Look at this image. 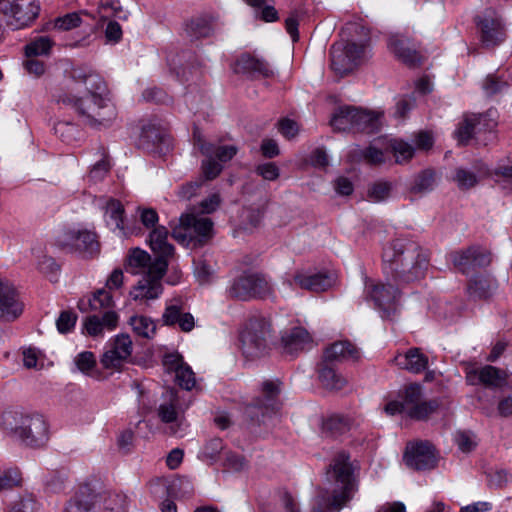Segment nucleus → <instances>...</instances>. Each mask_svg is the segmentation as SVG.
Wrapping results in <instances>:
<instances>
[{"label":"nucleus","instance_id":"680f3d73","mask_svg":"<svg viewBox=\"0 0 512 512\" xmlns=\"http://www.w3.org/2000/svg\"><path fill=\"white\" fill-rule=\"evenodd\" d=\"M221 163L216 162L214 157H206L202 162V172L207 180L215 179L222 171Z\"/></svg>","mask_w":512,"mask_h":512},{"label":"nucleus","instance_id":"4c0bfd02","mask_svg":"<svg viewBox=\"0 0 512 512\" xmlns=\"http://www.w3.org/2000/svg\"><path fill=\"white\" fill-rule=\"evenodd\" d=\"M319 380L323 387L338 391L347 385V380L330 367L324 366L319 371Z\"/></svg>","mask_w":512,"mask_h":512},{"label":"nucleus","instance_id":"bb28decb","mask_svg":"<svg viewBox=\"0 0 512 512\" xmlns=\"http://www.w3.org/2000/svg\"><path fill=\"white\" fill-rule=\"evenodd\" d=\"M284 350L289 354L302 351L311 345L312 339L303 327H293L282 334Z\"/></svg>","mask_w":512,"mask_h":512},{"label":"nucleus","instance_id":"c9c22d12","mask_svg":"<svg viewBox=\"0 0 512 512\" xmlns=\"http://www.w3.org/2000/svg\"><path fill=\"white\" fill-rule=\"evenodd\" d=\"M495 288V281L485 275H477L470 280L468 293L474 298H486Z\"/></svg>","mask_w":512,"mask_h":512},{"label":"nucleus","instance_id":"393cba45","mask_svg":"<svg viewBox=\"0 0 512 512\" xmlns=\"http://www.w3.org/2000/svg\"><path fill=\"white\" fill-rule=\"evenodd\" d=\"M22 312V306L16 299V293L13 286L0 279V317L6 319H15Z\"/></svg>","mask_w":512,"mask_h":512},{"label":"nucleus","instance_id":"72a5a7b5","mask_svg":"<svg viewBox=\"0 0 512 512\" xmlns=\"http://www.w3.org/2000/svg\"><path fill=\"white\" fill-rule=\"evenodd\" d=\"M476 27L481 32H498L505 29L501 16L493 10H486L475 18Z\"/></svg>","mask_w":512,"mask_h":512},{"label":"nucleus","instance_id":"de8ad7c7","mask_svg":"<svg viewBox=\"0 0 512 512\" xmlns=\"http://www.w3.org/2000/svg\"><path fill=\"white\" fill-rule=\"evenodd\" d=\"M438 408V403L435 400L424 401L423 399L411 410L408 414L410 418L416 420L426 419L429 415L435 412Z\"/></svg>","mask_w":512,"mask_h":512},{"label":"nucleus","instance_id":"052dcab7","mask_svg":"<svg viewBox=\"0 0 512 512\" xmlns=\"http://www.w3.org/2000/svg\"><path fill=\"white\" fill-rule=\"evenodd\" d=\"M21 484V475L17 470H9L0 474V491L11 489Z\"/></svg>","mask_w":512,"mask_h":512},{"label":"nucleus","instance_id":"39448f33","mask_svg":"<svg viewBox=\"0 0 512 512\" xmlns=\"http://www.w3.org/2000/svg\"><path fill=\"white\" fill-rule=\"evenodd\" d=\"M326 479L332 486V496L327 507L339 511L357 492L358 485L353 474L349 455L338 452L326 472Z\"/></svg>","mask_w":512,"mask_h":512},{"label":"nucleus","instance_id":"7ed1b4c3","mask_svg":"<svg viewBox=\"0 0 512 512\" xmlns=\"http://www.w3.org/2000/svg\"><path fill=\"white\" fill-rule=\"evenodd\" d=\"M126 265L132 274L142 275L129 293L134 301L147 304L160 297L163 292L161 280L167 269V261L152 259L146 251L135 248L128 254Z\"/></svg>","mask_w":512,"mask_h":512},{"label":"nucleus","instance_id":"c03bdc74","mask_svg":"<svg viewBox=\"0 0 512 512\" xmlns=\"http://www.w3.org/2000/svg\"><path fill=\"white\" fill-rule=\"evenodd\" d=\"M481 116H472L465 118L455 131V136L459 142H467L473 135L476 125L480 123Z\"/></svg>","mask_w":512,"mask_h":512},{"label":"nucleus","instance_id":"ea45409f","mask_svg":"<svg viewBox=\"0 0 512 512\" xmlns=\"http://www.w3.org/2000/svg\"><path fill=\"white\" fill-rule=\"evenodd\" d=\"M435 183V173L431 170H424L414 177L410 190L415 194L427 193L433 190Z\"/></svg>","mask_w":512,"mask_h":512},{"label":"nucleus","instance_id":"c756f323","mask_svg":"<svg viewBox=\"0 0 512 512\" xmlns=\"http://www.w3.org/2000/svg\"><path fill=\"white\" fill-rule=\"evenodd\" d=\"M346 116L350 117L352 128L370 133L378 129L381 114L356 108L355 111L347 112Z\"/></svg>","mask_w":512,"mask_h":512},{"label":"nucleus","instance_id":"bf43d9fd","mask_svg":"<svg viewBox=\"0 0 512 512\" xmlns=\"http://www.w3.org/2000/svg\"><path fill=\"white\" fill-rule=\"evenodd\" d=\"M55 132L63 141L70 143L76 139L78 129L74 124L59 122L55 126Z\"/></svg>","mask_w":512,"mask_h":512},{"label":"nucleus","instance_id":"cd10ccee","mask_svg":"<svg viewBox=\"0 0 512 512\" xmlns=\"http://www.w3.org/2000/svg\"><path fill=\"white\" fill-rule=\"evenodd\" d=\"M359 358V350L348 341L335 342L324 352V361L326 362L357 361Z\"/></svg>","mask_w":512,"mask_h":512},{"label":"nucleus","instance_id":"79ce46f5","mask_svg":"<svg viewBox=\"0 0 512 512\" xmlns=\"http://www.w3.org/2000/svg\"><path fill=\"white\" fill-rule=\"evenodd\" d=\"M351 421L343 415H332L323 423L324 431L330 432L332 435L343 434L350 429Z\"/></svg>","mask_w":512,"mask_h":512},{"label":"nucleus","instance_id":"ddd939ff","mask_svg":"<svg viewBox=\"0 0 512 512\" xmlns=\"http://www.w3.org/2000/svg\"><path fill=\"white\" fill-rule=\"evenodd\" d=\"M293 283L301 289L312 292H322L333 285V279L324 272L312 271L310 269H298L292 279H285L283 285L291 288Z\"/></svg>","mask_w":512,"mask_h":512},{"label":"nucleus","instance_id":"aec40b11","mask_svg":"<svg viewBox=\"0 0 512 512\" xmlns=\"http://www.w3.org/2000/svg\"><path fill=\"white\" fill-rule=\"evenodd\" d=\"M388 49L406 65L414 66L421 62V55L405 34H392L388 40Z\"/></svg>","mask_w":512,"mask_h":512},{"label":"nucleus","instance_id":"8fccbe9b","mask_svg":"<svg viewBox=\"0 0 512 512\" xmlns=\"http://www.w3.org/2000/svg\"><path fill=\"white\" fill-rule=\"evenodd\" d=\"M354 107H343L339 108V110L333 115L331 118L330 124L336 130H346L348 128H352V121L350 117L346 116L347 112L355 111Z\"/></svg>","mask_w":512,"mask_h":512},{"label":"nucleus","instance_id":"e2e57ef3","mask_svg":"<svg viewBox=\"0 0 512 512\" xmlns=\"http://www.w3.org/2000/svg\"><path fill=\"white\" fill-rule=\"evenodd\" d=\"M280 133L287 139L296 137L299 133V125L292 119L284 118L278 123Z\"/></svg>","mask_w":512,"mask_h":512},{"label":"nucleus","instance_id":"0e129e2a","mask_svg":"<svg viewBox=\"0 0 512 512\" xmlns=\"http://www.w3.org/2000/svg\"><path fill=\"white\" fill-rule=\"evenodd\" d=\"M222 449V440L219 438H213L205 444L202 453L205 458L215 460Z\"/></svg>","mask_w":512,"mask_h":512},{"label":"nucleus","instance_id":"20e7f679","mask_svg":"<svg viewBox=\"0 0 512 512\" xmlns=\"http://www.w3.org/2000/svg\"><path fill=\"white\" fill-rule=\"evenodd\" d=\"M89 19L95 21V29L100 32H122L126 29L124 23L128 19V13L118 0H99L97 17L86 10L71 12L46 22L43 31L76 29Z\"/></svg>","mask_w":512,"mask_h":512},{"label":"nucleus","instance_id":"a18cd8bd","mask_svg":"<svg viewBox=\"0 0 512 512\" xmlns=\"http://www.w3.org/2000/svg\"><path fill=\"white\" fill-rule=\"evenodd\" d=\"M492 176L502 189L512 191V162L497 166Z\"/></svg>","mask_w":512,"mask_h":512},{"label":"nucleus","instance_id":"58836bf2","mask_svg":"<svg viewBox=\"0 0 512 512\" xmlns=\"http://www.w3.org/2000/svg\"><path fill=\"white\" fill-rule=\"evenodd\" d=\"M251 7L256 17L265 22H274L278 20V12L273 5L268 4V0H243Z\"/></svg>","mask_w":512,"mask_h":512},{"label":"nucleus","instance_id":"37998d69","mask_svg":"<svg viewBox=\"0 0 512 512\" xmlns=\"http://www.w3.org/2000/svg\"><path fill=\"white\" fill-rule=\"evenodd\" d=\"M422 387L418 384H412L405 390L404 399L402 401L403 412L408 415L411 410L422 400Z\"/></svg>","mask_w":512,"mask_h":512},{"label":"nucleus","instance_id":"a878e982","mask_svg":"<svg viewBox=\"0 0 512 512\" xmlns=\"http://www.w3.org/2000/svg\"><path fill=\"white\" fill-rule=\"evenodd\" d=\"M393 361L399 368L412 373H420L428 366V357L419 348H411L405 353H399Z\"/></svg>","mask_w":512,"mask_h":512},{"label":"nucleus","instance_id":"5fc2aeb1","mask_svg":"<svg viewBox=\"0 0 512 512\" xmlns=\"http://www.w3.org/2000/svg\"><path fill=\"white\" fill-rule=\"evenodd\" d=\"M77 322V315L71 311H63L60 313L56 320L57 330L62 333H68L72 331Z\"/></svg>","mask_w":512,"mask_h":512},{"label":"nucleus","instance_id":"9b49d317","mask_svg":"<svg viewBox=\"0 0 512 512\" xmlns=\"http://www.w3.org/2000/svg\"><path fill=\"white\" fill-rule=\"evenodd\" d=\"M213 236V222L206 217L185 214L180 217L179 227L174 230V237L193 246H202Z\"/></svg>","mask_w":512,"mask_h":512},{"label":"nucleus","instance_id":"2eb2a0df","mask_svg":"<svg viewBox=\"0 0 512 512\" xmlns=\"http://www.w3.org/2000/svg\"><path fill=\"white\" fill-rule=\"evenodd\" d=\"M405 464L415 470L431 469L436 464L433 446L428 442H413L406 446L403 456Z\"/></svg>","mask_w":512,"mask_h":512},{"label":"nucleus","instance_id":"0eeeda50","mask_svg":"<svg viewBox=\"0 0 512 512\" xmlns=\"http://www.w3.org/2000/svg\"><path fill=\"white\" fill-rule=\"evenodd\" d=\"M270 323L263 317L250 318L240 333L243 354L247 358H259L266 354L271 337Z\"/></svg>","mask_w":512,"mask_h":512},{"label":"nucleus","instance_id":"9d476101","mask_svg":"<svg viewBox=\"0 0 512 512\" xmlns=\"http://www.w3.org/2000/svg\"><path fill=\"white\" fill-rule=\"evenodd\" d=\"M58 246L82 257H93L99 253L100 246L96 233L83 226H74L64 230L57 237Z\"/></svg>","mask_w":512,"mask_h":512},{"label":"nucleus","instance_id":"3c124183","mask_svg":"<svg viewBox=\"0 0 512 512\" xmlns=\"http://www.w3.org/2000/svg\"><path fill=\"white\" fill-rule=\"evenodd\" d=\"M38 56H25L22 62L23 68L33 77L39 78L46 72V65L43 61L37 59Z\"/></svg>","mask_w":512,"mask_h":512},{"label":"nucleus","instance_id":"e433bc0d","mask_svg":"<svg viewBox=\"0 0 512 512\" xmlns=\"http://www.w3.org/2000/svg\"><path fill=\"white\" fill-rule=\"evenodd\" d=\"M393 184L379 180L371 183L367 188V200L372 203H380L388 200L392 195Z\"/></svg>","mask_w":512,"mask_h":512},{"label":"nucleus","instance_id":"c85d7f7f","mask_svg":"<svg viewBox=\"0 0 512 512\" xmlns=\"http://www.w3.org/2000/svg\"><path fill=\"white\" fill-rule=\"evenodd\" d=\"M194 136L201 153L205 157L217 158L222 163L230 161L238 151L237 147L234 145L215 146L214 144L202 140L197 133H195Z\"/></svg>","mask_w":512,"mask_h":512},{"label":"nucleus","instance_id":"338daca9","mask_svg":"<svg viewBox=\"0 0 512 512\" xmlns=\"http://www.w3.org/2000/svg\"><path fill=\"white\" fill-rule=\"evenodd\" d=\"M76 494L81 498L83 503L92 509L98 500V495L87 485L79 487Z\"/></svg>","mask_w":512,"mask_h":512},{"label":"nucleus","instance_id":"a19ab883","mask_svg":"<svg viewBox=\"0 0 512 512\" xmlns=\"http://www.w3.org/2000/svg\"><path fill=\"white\" fill-rule=\"evenodd\" d=\"M54 45V42L48 36L37 37L34 41L28 43L25 48V56H48Z\"/></svg>","mask_w":512,"mask_h":512},{"label":"nucleus","instance_id":"b1692460","mask_svg":"<svg viewBox=\"0 0 512 512\" xmlns=\"http://www.w3.org/2000/svg\"><path fill=\"white\" fill-rule=\"evenodd\" d=\"M235 71L251 76L270 77L273 75V69L266 60L247 53L241 55L237 60Z\"/></svg>","mask_w":512,"mask_h":512},{"label":"nucleus","instance_id":"6e6d98bb","mask_svg":"<svg viewBox=\"0 0 512 512\" xmlns=\"http://www.w3.org/2000/svg\"><path fill=\"white\" fill-rule=\"evenodd\" d=\"M37 268L51 280H56L59 266L52 257L46 255L42 256L38 260Z\"/></svg>","mask_w":512,"mask_h":512},{"label":"nucleus","instance_id":"473e14b6","mask_svg":"<svg viewBox=\"0 0 512 512\" xmlns=\"http://www.w3.org/2000/svg\"><path fill=\"white\" fill-rule=\"evenodd\" d=\"M124 208L119 201L110 200L106 205L105 217L111 229L117 232L119 237H126L127 232L123 219Z\"/></svg>","mask_w":512,"mask_h":512},{"label":"nucleus","instance_id":"4468645a","mask_svg":"<svg viewBox=\"0 0 512 512\" xmlns=\"http://www.w3.org/2000/svg\"><path fill=\"white\" fill-rule=\"evenodd\" d=\"M133 351V343L129 335L120 334L103 353L101 364L105 369H120L129 359Z\"/></svg>","mask_w":512,"mask_h":512},{"label":"nucleus","instance_id":"423d86ee","mask_svg":"<svg viewBox=\"0 0 512 512\" xmlns=\"http://www.w3.org/2000/svg\"><path fill=\"white\" fill-rule=\"evenodd\" d=\"M358 36L349 34L341 37L331 47V67L341 77L356 70L367 57L368 42Z\"/></svg>","mask_w":512,"mask_h":512},{"label":"nucleus","instance_id":"a211bd4d","mask_svg":"<svg viewBox=\"0 0 512 512\" xmlns=\"http://www.w3.org/2000/svg\"><path fill=\"white\" fill-rule=\"evenodd\" d=\"M183 410L179 407L177 394L170 391L158 407V416L162 422L170 424V433L181 436L184 430Z\"/></svg>","mask_w":512,"mask_h":512},{"label":"nucleus","instance_id":"4be33fe9","mask_svg":"<svg viewBox=\"0 0 512 512\" xmlns=\"http://www.w3.org/2000/svg\"><path fill=\"white\" fill-rule=\"evenodd\" d=\"M162 322L167 326L178 325L184 332H190L195 326V320L192 314L184 312L181 300H173L166 305L162 314Z\"/></svg>","mask_w":512,"mask_h":512},{"label":"nucleus","instance_id":"dca6fc26","mask_svg":"<svg viewBox=\"0 0 512 512\" xmlns=\"http://www.w3.org/2000/svg\"><path fill=\"white\" fill-rule=\"evenodd\" d=\"M18 436L23 444L30 447H40L48 440V428L43 416L28 414Z\"/></svg>","mask_w":512,"mask_h":512},{"label":"nucleus","instance_id":"49530a36","mask_svg":"<svg viewBox=\"0 0 512 512\" xmlns=\"http://www.w3.org/2000/svg\"><path fill=\"white\" fill-rule=\"evenodd\" d=\"M89 304L92 310L100 311L102 309H109L114 305L113 297L108 290L99 289L96 291L92 298L89 300Z\"/></svg>","mask_w":512,"mask_h":512},{"label":"nucleus","instance_id":"7c9ffc66","mask_svg":"<svg viewBox=\"0 0 512 512\" xmlns=\"http://www.w3.org/2000/svg\"><path fill=\"white\" fill-rule=\"evenodd\" d=\"M168 231L164 226L156 227L149 236L150 247L157 257L154 259H163L173 254V246L168 243Z\"/></svg>","mask_w":512,"mask_h":512},{"label":"nucleus","instance_id":"412c9836","mask_svg":"<svg viewBox=\"0 0 512 512\" xmlns=\"http://www.w3.org/2000/svg\"><path fill=\"white\" fill-rule=\"evenodd\" d=\"M119 321L118 314L113 310H108L100 318L97 315L87 316L82 323V332L93 338H101L105 331L114 330Z\"/></svg>","mask_w":512,"mask_h":512},{"label":"nucleus","instance_id":"6e6552de","mask_svg":"<svg viewBox=\"0 0 512 512\" xmlns=\"http://www.w3.org/2000/svg\"><path fill=\"white\" fill-rule=\"evenodd\" d=\"M40 11L38 0H0V13L12 30L28 28L37 19Z\"/></svg>","mask_w":512,"mask_h":512},{"label":"nucleus","instance_id":"f8f14e48","mask_svg":"<svg viewBox=\"0 0 512 512\" xmlns=\"http://www.w3.org/2000/svg\"><path fill=\"white\" fill-rule=\"evenodd\" d=\"M364 293L366 299L372 301L376 308L388 313L396 302L398 289L390 283L367 279Z\"/></svg>","mask_w":512,"mask_h":512},{"label":"nucleus","instance_id":"2f4dec72","mask_svg":"<svg viewBox=\"0 0 512 512\" xmlns=\"http://www.w3.org/2000/svg\"><path fill=\"white\" fill-rule=\"evenodd\" d=\"M27 415L16 409L6 410L0 416V428L8 435L17 439Z\"/></svg>","mask_w":512,"mask_h":512},{"label":"nucleus","instance_id":"5701e85b","mask_svg":"<svg viewBox=\"0 0 512 512\" xmlns=\"http://www.w3.org/2000/svg\"><path fill=\"white\" fill-rule=\"evenodd\" d=\"M467 381L472 384H482L486 387L498 388L506 383L507 374L494 366H484L481 369H474L467 373Z\"/></svg>","mask_w":512,"mask_h":512},{"label":"nucleus","instance_id":"69168bd1","mask_svg":"<svg viewBox=\"0 0 512 512\" xmlns=\"http://www.w3.org/2000/svg\"><path fill=\"white\" fill-rule=\"evenodd\" d=\"M221 203V196L219 193H213L207 198L202 200L199 204L201 213L209 214L214 212Z\"/></svg>","mask_w":512,"mask_h":512},{"label":"nucleus","instance_id":"f257e3e1","mask_svg":"<svg viewBox=\"0 0 512 512\" xmlns=\"http://www.w3.org/2000/svg\"><path fill=\"white\" fill-rule=\"evenodd\" d=\"M64 66L58 102L74 109L90 126H107L111 123L116 111L106 96V85L102 78L86 67L68 62Z\"/></svg>","mask_w":512,"mask_h":512},{"label":"nucleus","instance_id":"6ab92c4d","mask_svg":"<svg viewBox=\"0 0 512 512\" xmlns=\"http://www.w3.org/2000/svg\"><path fill=\"white\" fill-rule=\"evenodd\" d=\"M163 366L168 373H175V381L180 387L191 390L195 386V374L179 353L166 354Z\"/></svg>","mask_w":512,"mask_h":512},{"label":"nucleus","instance_id":"13d9d810","mask_svg":"<svg viewBox=\"0 0 512 512\" xmlns=\"http://www.w3.org/2000/svg\"><path fill=\"white\" fill-rule=\"evenodd\" d=\"M101 156L102 158L93 165L89 173L90 180L94 182L102 180L110 168L108 161L105 159L104 149H102Z\"/></svg>","mask_w":512,"mask_h":512},{"label":"nucleus","instance_id":"f3484780","mask_svg":"<svg viewBox=\"0 0 512 512\" xmlns=\"http://www.w3.org/2000/svg\"><path fill=\"white\" fill-rule=\"evenodd\" d=\"M450 257L454 266L463 273H469L477 267H486L491 261L486 249L475 246L453 252Z\"/></svg>","mask_w":512,"mask_h":512},{"label":"nucleus","instance_id":"1a4fd4ad","mask_svg":"<svg viewBox=\"0 0 512 512\" xmlns=\"http://www.w3.org/2000/svg\"><path fill=\"white\" fill-rule=\"evenodd\" d=\"M273 289L266 277L258 272H245L235 278L228 288L230 297L248 301L271 296Z\"/></svg>","mask_w":512,"mask_h":512},{"label":"nucleus","instance_id":"f704fd0d","mask_svg":"<svg viewBox=\"0 0 512 512\" xmlns=\"http://www.w3.org/2000/svg\"><path fill=\"white\" fill-rule=\"evenodd\" d=\"M129 324L139 337L152 339L156 334V324L150 317L135 315L130 318Z\"/></svg>","mask_w":512,"mask_h":512},{"label":"nucleus","instance_id":"603ef678","mask_svg":"<svg viewBox=\"0 0 512 512\" xmlns=\"http://www.w3.org/2000/svg\"><path fill=\"white\" fill-rule=\"evenodd\" d=\"M454 181L460 189H469L478 182V177L469 170L459 168L456 170Z\"/></svg>","mask_w":512,"mask_h":512},{"label":"nucleus","instance_id":"864d4df0","mask_svg":"<svg viewBox=\"0 0 512 512\" xmlns=\"http://www.w3.org/2000/svg\"><path fill=\"white\" fill-rule=\"evenodd\" d=\"M74 363L79 371L84 374H89L96 365V359L92 352L84 351L75 357Z\"/></svg>","mask_w":512,"mask_h":512},{"label":"nucleus","instance_id":"09e8293b","mask_svg":"<svg viewBox=\"0 0 512 512\" xmlns=\"http://www.w3.org/2000/svg\"><path fill=\"white\" fill-rule=\"evenodd\" d=\"M390 147L398 163L405 162L414 155V148L402 140H393Z\"/></svg>","mask_w":512,"mask_h":512},{"label":"nucleus","instance_id":"f03ea898","mask_svg":"<svg viewBox=\"0 0 512 512\" xmlns=\"http://www.w3.org/2000/svg\"><path fill=\"white\" fill-rule=\"evenodd\" d=\"M384 270L400 282L422 279L428 269V255L419 245L405 240L392 241L383 252Z\"/></svg>","mask_w":512,"mask_h":512},{"label":"nucleus","instance_id":"774afa93","mask_svg":"<svg viewBox=\"0 0 512 512\" xmlns=\"http://www.w3.org/2000/svg\"><path fill=\"white\" fill-rule=\"evenodd\" d=\"M505 85V82L499 81L493 76H488L483 83V90L488 96H491L501 91Z\"/></svg>","mask_w":512,"mask_h":512},{"label":"nucleus","instance_id":"4d7b16f0","mask_svg":"<svg viewBox=\"0 0 512 512\" xmlns=\"http://www.w3.org/2000/svg\"><path fill=\"white\" fill-rule=\"evenodd\" d=\"M255 172L266 181H275L280 176V169L273 162L259 164L255 168Z\"/></svg>","mask_w":512,"mask_h":512}]
</instances>
